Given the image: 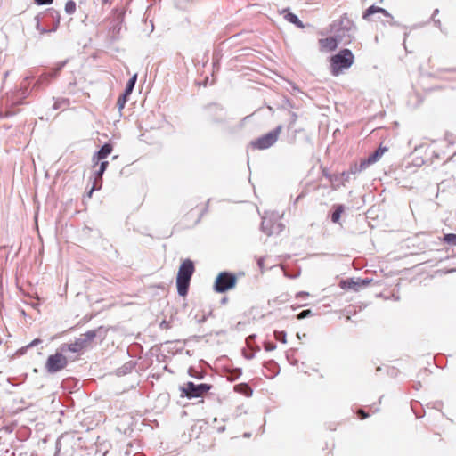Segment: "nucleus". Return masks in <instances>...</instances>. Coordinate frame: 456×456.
<instances>
[{
	"mask_svg": "<svg viewBox=\"0 0 456 456\" xmlns=\"http://www.w3.org/2000/svg\"><path fill=\"white\" fill-rule=\"evenodd\" d=\"M106 335L107 330L103 326H100L95 330H91L82 334L74 343L62 345L61 350V352L68 350L72 353H79L88 348L95 338H98L99 341L102 342Z\"/></svg>",
	"mask_w": 456,
	"mask_h": 456,
	"instance_id": "f257e3e1",
	"label": "nucleus"
},
{
	"mask_svg": "<svg viewBox=\"0 0 456 456\" xmlns=\"http://www.w3.org/2000/svg\"><path fill=\"white\" fill-rule=\"evenodd\" d=\"M355 30V25L346 16H342L339 20H334L330 24V32L344 45H349L352 42Z\"/></svg>",
	"mask_w": 456,
	"mask_h": 456,
	"instance_id": "f03ea898",
	"label": "nucleus"
},
{
	"mask_svg": "<svg viewBox=\"0 0 456 456\" xmlns=\"http://www.w3.org/2000/svg\"><path fill=\"white\" fill-rule=\"evenodd\" d=\"M194 271V263L191 259H185L182 262L176 276V287L179 296L184 297L188 294L191 279Z\"/></svg>",
	"mask_w": 456,
	"mask_h": 456,
	"instance_id": "7ed1b4c3",
	"label": "nucleus"
},
{
	"mask_svg": "<svg viewBox=\"0 0 456 456\" xmlns=\"http://www.w3.org/2000/svg\"><path fill=\"white\" fill-rule=\"evenodd\" d=\"M354 62V55L352 51L344 48L330 58V72L333 76H338L343 70L349 69Z\"/></svg>",
	"mask_w": 456,
	"mask_h": 456,
	"instance_id": "20e7f679",
	"label": "nucleus"
},
{
	"mask_svg": "<svg viewBox=\"0 0 456 456\" xmlns=\"http://www.w3.org/2000/svg\"><path fill=\"white\" fill-rule=\"evenodd\" d=\"M283 129L281 125L277 126L274 129L268 132L267 134L256 138L252 141L251 146L257 150H266L276 143L278 138Z\"/></svg>",
	"mask_w": 456,
	"mask_h": 456,
	"instance_id": "39448f33",
	"label": "nucleus"
},
{
	"mask_svg": "<svg viewBox=\"0 0 456 456\" xmlns=\"http://www.w3.org/2000/svg\"><path fill=\"white\" fill-rule=\"evenodd\" d=\"M211 387L212 386L209 384H194L191 381H188L180 387L181 396L187 397L188 399L199 398L208 393Z\"/></svg>",
	"mask_w": 456,
	"mask_h": 456,
	"instance_id": "423d86ee",
	"label": "nucleus"
},
{
	"mask_svg": "<svg viewBox=\"0 0 456 456\" xmlns=\"http://www.w3.org/2000/svg\"><path fill=\"white\" fill-rule=\"evenodd\" d=\"M237 277L230 272H221L216 278L214 289L218 293H224L235 287Z\"/></svg>",
	"mask_w": 456,
	"mask_h": 456,
	"instance_id": "0eeeda50",
	"label": "nucleus"
},
{
	"mask_svg": "<svg viewBox=\"0 0 456 456\" xmlns=\"http://www.w3.org/2000/svg\"><path fill=\"white\" fill-rule=\"evenodd\" d=\"M68 364V360L61 353L56 352L48 356L45 362V370L48 373H56L63 370Z\"/></svg>",
	"mask_w": 456,
	"mask_h": 456,
	"instance_id": "6e6552de",
	"label": "nucleus"
},
{
	"mask_svg": "<svg viewBox=\"0 0 456 456\" xmlns=\"http://www.w3.org/2000/svg\"><path fill=\"white\" fill-rule=\"evenodd\" d=\"M69 60H64L57 63V65L50 71L43 73L34 84V88L39 89L44 86L48 85L51 80L56 77L61 69L66 66Z\"/></svg>",
	"mask_w": 456,
	"mask_h": 456,
	"instance_id": "1a4fd4ad",
	"label": "nucleus"
},
{
	"mask_svg": "<svg viewBox=\"0 0 456 456\" xmlns=\"http://www.w3.org/2000/svg\"><path fill=\"white\" fill-rule=\"evenodd\" d=\"M207 118L215 124L224 123L225 121V111L224 108L216 103H211L205 107Z\"/></svg>",
	"mask_w": 456,
	"mask_h": 456,
	"instance_id": "9d476101",
	"label": "nucleus"
},
{
	"mask_svg": "<svg viewBox=\"0 0 456 456\" xmlns=\"http://www.w3.org/2000/svg\"><path fill=\"white\" fill-rule=\"evenodd\" d=\"M136 81L137 74H134L129 78L123 94L118 98L117 106L119 111H121L125 108V105L127 102L129 96L134 91Z\"/></svg>",
	"mask_w": 456,
	"mask_h": 456,
	"instance_id": "9b49d317",
	"label": "nucleus"
},
{
	"mask_svg": "<svg viewBox=\"0 0 456 456\" xmlns=\"http://www.w3.org/2000/svg\"><path fill=\"white\" fill-rule=\"evenodd\" d=\"M375 13H382L386 18H387L385 23H388L390 26L398 25L397 22L394 20L393 16L387 10L376 5H371L369 8H367L363 12L362 18L366 20H370V17Z\"/></svg>",
	"mask_w": 456,
	"mask_h": 456,
	"instance_id": "f8f14e48",
	"label": "nucleus"
},
{
	"mask_svg": "<svg viewBox=\"0 0 456 456\" xmlns=\"http://www.w3.org/2000/svg\"><path fill=\"white\" fill-rule=\"evenodd\" d=\"M341 45L335 36H330L326 38L319 39L320 50L322 52H332L337 49L338 45Z\"/></svg>",
	"mask_w": 456,
	"mask_h": 456,
	"instance_id": "ddd939ff",
	"label": "nucleus"
},
{
	"mask_svg": "<svg viewBox=\"0 0 456 456\" xmlns=\"http://www.w3.org/2000/svg\"><path fill=\"white\" fill-rule=\"evenodd\" d=\"M112 144L106 142L94 154V159H97V161L104 160L112 152Z\"/></svg>",
	"mask_w": 456,
	"mask_h": 456,
	"instance_id": "4468645a",
	"label": "nucleus"
},
{
	"mask_svg": "<svg viewBox=\"0 0 456 456\" xmlns=\"http://www.w3.org/2000/svg\"><path fill=\"white\" fill-rule=\"evenodd\" d=\"M282 13H284V18L287 21L296 25L299 28H304L303 22L298 19V17L296 14L288 12L286 9L282 11Z\"/></svg>",
	"mask_w": 456,
	"mask_h": 456,
	"instance_id": "2eb2a0df",
	"label": "nucleus"
},
{
	"mask_svg": "<svg viewBox=\"0 0 456 456\" xmlns=\"http://www.w3.org/2000/svg\"><path fill=\"white\" fill-rule=\"evenodd\" d=\"M234 391L248 397L251 396L253 393L252 388L247 383H240L235 385Z\"/></svg>",
	"mask_w": 456,
	"mask_h": 456,
	"instance_id": "dca6fc26",
	"label": "nucleus"
},
{
	"mask_svg": "<svg viewBox=\"0 0 456 456\" xmlns=\"http://www.w3.org/2000/svg\"><path fill=\"white\" fill-rule=\"evenodd\" d=\"M333 208L334 210L331 214V221L337 224L339 222L341 214L344 212L345 208L341 204H337Z\"/></svg>",
	"mask_w": 456,
	"mask_h": 456,
	"instance_id": "f3484780",
	"label": "nucleus"
},
{
	"mask_svg": "<svg viewBox=\"0 0 456 456\" xmlns=\"http://www.w3.org/2000/svg\"><path fill=\"white\" fill-rule=\"evenodd\" d=\"M386 148L379 147L374 152H372L368 158L367 162H370L371 164H374L377 162L381 156L384 154Z\"/></svg>",
	"mask_w": 456,
	"mask_h": 456,
	"instance_id": "a211bd4d",
	"label": "nucleus"
},
{
	"mask_svg": "<svg viewBox=\"0 0 456 456\" xmlns=\"http://www.w3.org/2000/svg\"><path fill=\"white\" fill-rule=\"evenodd\" d=\"M242 374V370L240 368H235L232 370H229L226 372V378L229 381H235L238 379Z\"/></svg>",
	"mask_w": 456,
	"mask_h": 456,
	"instance_id": "6ab92c4d",
	"label": "nucleus"
},
{
	"mask_svg": "<svg viewBox=\"0 0 456 456\" xmlns=\"http://www.w3.org/2000/svg\"><path fill=\"white\" fill-rule=\"evenodd\" d=\"M284 229V224L281 222H273V224L271 225L270 231H268V236L273 235V234H280Z\"/></svg>",
	"mask_w": 456,
	"mask_h": 456,
	"instance_id": "aec40b11",
	"label": "nucleus"
},
{
	"mask_svg": "<svg viewBox=\"0 0 456 456\" xmlns=\"http://www.w3.org/2000/svg\"><path fill=\"white\" fill-rule=\"evenodd\" d=\"M274 221H273L272 218H269L267 216L262 217V223H261V230L263 232H265L266 235H268V231L271 229V225L273 224Z\"/></svg>",
	"mask_w": 456,
	"mask_h": 456,
	"instance_id": "412c9836",
	"label": "nucleus"
},
{
	"mask_svg": "<svg viewBox=\"0 0 456 456\" xmlns=\"http://www.w3.org/2000/svg\"><path fill=\"white\" fill-rule=\"evenodd\" d=\"M102 186V177H98L96 175H94V183L92 189L88 191L87 195L88 197H91L94 191L100 190Z\"/></svg>",
	"mask_w": 456,
	"mask_h": 456,
	"instance_id": "4be33fe9",
	"label": "nucleus"
},
{
	"mask_svg": "<svg viewBox=\"0 0 456 456\" xmlns=\"http://www.w3.org/2000/svg\"><path fill=\"white\" fill-rule=\"evenodd\" d=\"M109 166V162L106 161V160H101L100 164H99V168L97 171H95L94 175H96V176H98L99 178L100 177H102L104 172L106 171L107 167Z\"/></svg>",
	"mask_w": 456,
	"mask_h": 456,
	"instance_id": "5701e85b",
	"label": "nucleus"
},
{
	"mask_svg": "<svg viewBox=\"0 0 456 456\" xmlns=\"http://www.w3.org/2000/svg\"><path fill=\"white\" fill-rule=\"evenodd\" d=\"M76 3L73 0H69L65 4V12L68 14H73L76 11Z\"/></svg>",
	"mask_w": 456,
	"mask_h": 456,
	"instance_id": "b1692460",
	"label": "nucleus"
},
{
	"mask_svg": "<svg viewBox=\"0 0 456 456\" xmlns=\"http://www.w3.org/2000/svg\"><path fill=\"white\" fill-rule=\"evenodd\" d=\"M274 338L276 340L285 344L287 343V334L285 331L281 330V331H279V330H275L274 331Z\"/></svg>",
	"mask_w": 456,
	"mask_h": 456,
	"instance_id": "393cba45",
	"label": "nucleus"
},
{
	"mask_svg": "<svg viewBox=\"0 0 456 456\" xmlns=\"http://www.w3.org/2000/svg\"><path fill=\"white\" fill-rule=\"evenodd\" d=\"M444 240L447 244L456 246V234H454V233L445 234L444 237Z\"/></svg>",
	"mask_w": 456,
	"mask_h": 456,
	"instance_id": "a878e982",
	"label": "nucleus"
},
{
	"mask_svg": "<svg viewBox=\"0 0 456 456\" xmlns=\"http://www.w3.org/2000/svg\"><path fill=\"white\" fill-rule=\"evenodd\" d=\"M134 365V364L132 362H129L126 363L124 366H122L118 370V373L126 374L127 372H130L132 370Z\"/></svg>",
	"mask_w": 456,
	"mask_h": 456,
	"instance_id": "bb28decb",
	"label": "nucleus"
},
{
	"mask_svg": "<svg viewBox=\"0 0 456 456\" xmlns=\"http://www.w3.org/2000/svg\"><path fill=\"white\" fill-rule=\"evenodd\" d=\"M48 13L51 15V17L55 20L56 26L60 23V14L57 11L54 9H49Z\"/></svg>",
	"mask_w": 456,
	"mask_h": 456,
	"instance_id": "cd10ccee",
	"label": "nucleus"
},
{
	"mask_svg": "<svg viewBox=\"0 0 456 456\" xmlns=\"http://www.w3.org/2000/svg\"><path fill=\"white\" fill-rule=\"evenodd\" d=\"M188 373L192 378H196L198 379H203V374L202 373H199L195 369H193L191 367L189 368Z\"/></svg>",
	"mask_w": 456,
	"mask_h": 456,
	"instance_id": "c85d7f7f",
	"label": "nucleus"
},
{
	"mask_svg": "<svg viewBox=\"0 0 456 456\" xmlns=\"http://www.w3.org/2000/svg\"><path fill=\"white\" fill-rule=\"evenodd\" d=\"M289 116H290V118H289V126H288L289 129L292 128L297 120V113L289 112Z\"/></svg>",
	"mask_w": 456,
	"mask_h": 456,
	"instance_id": "c756f323",
	"label": "nucleus"
},
{
	"mask_svg": "<svg viewBox=\"0 0 456 456\" xmlns=\"http://www.w3.org/2000/svg\"><path fill=\"white\" fill-rule=\"evenodd\" d=\"M312 314H313L312 310H310V309L303 310L297 314V319L302 320L308 316H311Z\"/></svg>",
	"mask_w": 456,
	"mask_h": 456,
	"instance_id": "7c9ffc66",
	"label": "nucleus"
},
{
	"mask_svg": "<svg viewBox=\"0 0 456 456\" xmlns=\"http://www.w3.org/2000/svg\"><path fill=\"white\" fill-rule=\"evenodd\" d=\"M35 20H37V24H36L37 30L39 31L40 34L47 33L48 30L45 29V28L41 27L38 16H36Z\"/></svg>",
	"mask_w": 456,
	"mask_h": 456,
	"instance_id": "2f4dec72",
	"label": "nucleus"
},
{
	"mask_svg": "<svg viewBox=\"0 0 456 456\" xmlns=\"http://www.w3.org/2000/svg\"><path fill=\"white\" fill-rule=\"evenodd\" d=\"M370 165H372L370 162H367V159L361 160L360 164H358L360 171L365 170L367 167H369Z\"/></svg>",
	"mask_w": 456,
	"mask_h": 456,
	"instance_id": "473e14b6",
	"label": "nucleus"
},
{
	"mask_svg": "<svg viewBox=\"0 0 456 456\" xmlns=\"http://www.w3.org/2000/svg\"><path fill=\"white\" fill-rule=\"evenodd\" d=\"M264 348L265 351H273L276 348V345L273 342L265 341L264 344Z\"/></svg>",
	"mask_w": 456,
	"mask_h": 456,
	"instance_id": "72a5a7b5",
	"label": "nucleus"
},
{
	"mask_svg": "<svg viewBox=\"0 0 456 456\" xmlns=\"http://www.w3.org/2000/svg\"><path fill=\"white\" fill-rule=\"evenodd\" d=\"M351 173L347 170V171H344L340 174V176H341V181L344 183V182H348L350 181L351 179Z\"/></svg>",
	"mask_w": 456,
	"mask_h": 456,
	"instance_id": "f704fd0d",
	"label": "nucleus"
},
{
	"mask_svg": "<svg viewBox=\"0 0 456 456\" xmlns=\"http://www.w3.org/2000/svg\"><path fill=\"white\" fill-rule=\"evenodd\" d=\"M348 171L351 173L352 175H356L358 173H361V171L359 169V167H358V164H356V163L351 165V167L348 169Z\"/></svg>",
	"mask_w": 456,
	"mask_h": 456,
	"instance_id": "c9c22d12",
	"label": "nucleus"
},
{
	"mask_svg": "<svg viewBox=\"0 0 456 456\" xmlns=\"http://www.w3.org/2000/svg\"><path fill=\"white\" fill-rule=\"evenodd\" d=\"M29 79H30V77H26L24 78L23 83L21 84V87H22V89L24 90V91H23V94H24V95H25V94H27V92H28V84H29V82H28V81H29Z\"/></svg>",
	"mask_w": 456,
	"mask_h": 456,
	"instance_id": "e433bc0d",
	"label": "nucleus"
},
{
	"mask_svg": "<svg viewBox=\"0 0 456 456\" xmlns=\"http://www.w3.org/2000/svg\"><path fill=\"white\" fill-rule=\"evenodd\" d=\"M66 103V101L65 100H61V101H56L53 105V110H59L62 104H65Z\"/></svg>",
	"mask_w": 456,
	"mask_h": 456,
	"instance_id": "4c0bfd02",
	"label": "nucleus"
},
{
	"mask_svg": "<svg viewBox=\"0 0 456 456\" xmlns=\"http://www.w3.org/2000/svg\"><path fill=\"white\" fill-rule=\"evenodd\" d=\"M308 296H309V293H308V292L300 291V292L297 293L296 297H297V299H305V298H306Z\"/></svg>",
	"mask_w": 456,
	"mask_h": 456,
	"instance_id": "58836bf2",
	"label": "nucleus"
},
{
	"mask_svg": "<svg viewBox=\"0 0 456 456\" xmlns=\"http://www.w3.org/2000/svg\"><path fill=\"white\" fill-rule=\"evenodd\" d=\"M357 415L361 419H364L369 417V414L366 413L363 410L360 409L357 411Z\"/></svg>",
	"mask_w": 456,
	"mask_h": 456,
	"instance_id": "ea45409f",
	"label": "nucleus"
},
{
	"mask_svg": "<svg viewBox=\"0 0 456 456\" xmlns=\"http://www.w3.org/2000/svg\"><path fill=\"white\" fill-rule=\"evenodd\" d=\"M38 5L50 4L53 0H34Z\"/></svg>",
	"mask_w": 456,
	"mask_h": 456,
	"instance_id": "a19ab883",
	"label": "nucleus"
},
{
	"mask_svg": "<svg viewBox=\"0 0 456 456\" xmlns=\"http://www.w3.org/2000/svg\"><path fill=\"white\" fill-rule=\"evenodd\" d=\"M42 342V340L40 338H36L34 339L32 342H30L27 347H33V346H37L38 344H40Z\"/></svg>",
	"mask_w": 456,
	"mask_h": 456,
	"instance_id": "79ce46f5",
	"label": "nucleus"
},
{
	"mask_svg": "<svg viewBox=\"0 0 456 456\" xmlns=\"http://www.w3.org/2000/svg\"><path fill=\"white\" fill-rule=\"evenodd\" d=\"M255 338H256V335L255 334L249 335L246 338V342H247L248 346H250L251 343L255 340Z\"/></svg>",
	"mask_w": 456,
	"mask_h": 456,
	"instance_id": "37998d69",
	"label": "nucleus"
},
{
	"mask_svg": "<svg viewBox=\"0 0 456 456\" xmlns=\"http://www.w3.org/2000/svg\"><path fill=\"white\" fill-rule=\"evenodd\" d=\"M264 262H265V258L264 257H259L258 260H257V265L261 269V272L264 271Z\"/></svg>",
	"mask_w": 456,
	"mask_h": 456,
	"instance_id": "c03bdc74",
	"label": "nucleus"
},
{
	"mask_svg": "<svg viewBox=\"0 0 456 456\" xmlns=\"http://www.w3.org/2000/svg\"><path fill=\"white\" fill-rule=\"evenodd\" d=\"M244 357L248 360H251L255 357V353L247 354L245 351L243 352Z\"/></svg>",
	"mask_w": 456,
	"mask_h": 456,
	"instance_id": "a18cd8bd",
	"label": "nucleus"
},
{
	"mask_svg": "<svg viewBox=\"0 0 456 456\" xmlns=\"http://www.w3.org/2000/svg\"><path fill=\"white\" fill-rule=\"evenodd\" d=\"M432 20H433L435 26L441 29V21H440V20L434 19Z\"/></svg>",
	"mask_w": 456,
	"mask_h": 456,
	"instance_id": "49530a36",
	"label": "nucleus"
},
{
	"mask_svg": "<svg viewBox=\"0 0 456 456\" xmlns=\"http://www.w3.org/2000/svg\"><path fill=\"white\" fill-rule=\"evenodd\" d=\"M439 13V10L438 9H435L434 12H433V14L431 16V20H434L436 19V16Z\"/></svg>",
	"mask_w": 456,
	"mask_h": 456,
	"instance_id": "de8ad7c7",
	"label": "nucleus"
},
{
	"mask_svg": "<svg viewBox=\"0 0 456 456\" xmlns=\"http://www.w3.org/2000/svg\"><path fill=\"white\" fill-rule=\"evenodd\" d=\"M92 161L94 163V165H98L100 164L101 161H97V159H94V157L92 158Z\"/></svg>",
	"mask_w": 456,
	"mask_h": 456,
	"instance_id": "09e8293b",
	"label": "nucleus"
},
{
	"mask_svg": "<svg viewBox=\"0 0 456 456\" xmlns=\"http://www.w3.org/2000/svg\"><path fill=\"white\" fill-rule=\"evenodd\" d=\"M4 429H5L7 432H12V429H11L9 427H6Z\"/></svg>",
	"mask_w": 456,
	"mask_h": 456,
	"instance_id": "8fccbe9b",
	"label": "nucleus"
},
{
	"mask_svg": "<svg viewBox=\"0 0 456 456\" xmlns=\"http://www.w3.org/2000/svg\"><path fill=\"white\" fill-rule=\"evenodd\" d=\"M244 436H245V437H249V436H250V434H249V433H245V434H244Z\"/></svg>",
	"mask_w": 456,
	"mask_h": 456,
	"instance_id": "3c124183",
	"label": "nucleus"
},
{
	"mask_svg": "<svg viewBox=\"0 0 456 456\" xmlns=\"http://www.w3.org/2000/svg\"><path fill=\"white\" fill-rule=\"evenodd\" d=\"M362 282H363L364 284H368L370 281H366V280H363V281H362Z\"/></svg>",
	"mask_w": 456,
	"mask_h": 456,
	"instance_id": "603ef678",
	"label": "nucleus"
},
{
	"mask_svg": "<svg viewBox=\"0 0 456 456\" xmlns=\"http://www.w3.org/2000/svg\"><path fill=\"white\" fill-rule=\"evenodd\" d=\"M259 350H260V348L258 346H256V348L255 349V352H257Z\"/></svg>",
	"mask_w": 456,
	"mask_h": 456,
	"instance_id": "864d4df0",
	"label": "nucleus"
},
{
	"mask_svg": "<svg viewBox=\"0 0 456 456\" xmlns=\"http://www.w3.org/2000/svg\"><path fill=\"white\" fill-rule=\"evenodd\" d=\"M293 89L294 90H298V88L297 86H293Z\"/></svg>",
	"mask_w": 456,
	"mask_h": 456,
	"instance_id": "5fc2aeb1",
	"label": "nucleus"
}]
</instances>
